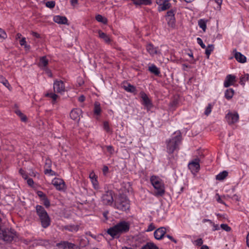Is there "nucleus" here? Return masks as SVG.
Masks as SVG:
<instances>
[{
    "instance_id": "nucleus-1",
    "label": "nucleus",
    "mask_w": 249,
    "mask_h": 249,
    "mask_svg": "<svg viewBox=\"0 0 249 249\" xmlns=\"http://www.w3.org/2000/svg\"><path fill=\"white\" fill-rule=\"evenodd\" d=\"M129 224L124 221H121L107 231V233L113 238H118L120 235L127 232L129 230Z\"/></svg>"
},
{
    "instance_id": "nucleus-2",
    "label": "nucleus",
    "mask_w": 249,
    "mask_h": 249,
    "mask_svg": "<svg viewBox=\"0 0 249 249\" xmlns=\"http://www.w3.org/2000/svg\"><path fill=\"white\" fill-rule=\"evenodd\" d=\"M36 210L42 227L47 228L51 224V218L47 212L42 206L39 205L36 206Z\"/></svg>"
},
{
    "instance_id": "nucleus-3",
    "label": "nucleus",
    "mask_w": 249,
    "mask_h": 249,
    "mask_svg": "<svg viewBox=\"0 0 249 249\" xmlns=\"http://www.w3.org/2000/svg\"><path fill=\"white\" fill-rule=\"evenodd\" d=\"M181 141V135L180 132L177 133V135L166 141V148L167 152L173 153L175 150L178 148V145Z\"/></svg>"
},
{
    "instance_id": "nucleus-4",
    "label": "nucleus",
    "mask_w": 249,
    "mask_h": 249,
    "mask_svg": "<svg viewBox=\"0 0 249 249\" xmlns=\"http://www.w3.org/2000/svg\"><path fill=\"white\" fill-rule=\"evenodd\" d=\"M150 181L154 188L156 190V195L162 196L165 193V190L164 184L161 179L158 177L152 176L150 178Z\"/></svg>"
},
{
    "instance_id": "nucleus-5",
    "label": "nucleus",
    "mask_w": 249,
    "mask_h": 249,
    "mask_svg": "<svg viewBox=\"0 0 249 249\" xmlns=\"http://www.w3.org/2000/svg\"><path fill=\"white\" fill-rule=\"evenodd\" d=\"M115 208L122 212L128 210L130 208L129 200L124 196H119L118 200L115 203Z\"/></svg>"
},
{
    "instance_id": "nucleus-6",
    "label": "nucleus",
    "mask_w": 249,
    "mask_h": 249,
    "mask_svg": "<svg viewBox=\"0 0 249 249\" xmlns=\"http://www.w3.org/2000/svg\"><path fill=\"white\" fill-rule=\"evenodd\" d=\"M15 236V234L13 231L8 229H2L0 227V239L4 241L11 242L13 240Z\"/></svg>"
},
{
    "instance_id": "nucleus-7",
    "label": "nucleus",
    "mask_w": 249,
    "mask_h": 249,
    "mask_svg": "<svg viewBox=\"0 0 249 249\" xmlns=\"http://www.w3.org/2000/svg\"><path fill=\"white\" fill-rule=\"evenodd\" d=\"M113 192L112 190H108L103 195L102 201L104 204L111 205L113 202Z\"/></svg>"
},
{
    "instance_id": "nucleus-8",
    "label": "nucleus",
    "mask_w": 249,
    "mask_h": 249,
    "mask_svg": "<svg viewBox=\"0 0 249 249\" xmlns=\"http://www.w3.org/2000/svg\"><path fill=\"white\" fill-rule=\"evenodd\" d=\"M65 86L61 80H55L53 83V90L55 92L62 93L65 91Z\"/></svg>"
},
{
    "instance_id": "nucleus-9",
    "label": "nucleus",
    "mask_w": 249,
    "mask_h": 249,
    "mask_svg": "<svg viewBox=\"0 0 249 249\" xmlns=\"http://www.w3.org/2000/svg\"><path fill=\"white\" fill-rule=\"evenodd\" d=\"M200 160L196 158L190 162L188 164L189 168L192 172H197L200 169Z\"/></svg>"
},
{
    "instance_id": "nucleus-10",
    "label": "nucleus",
    "mask_w": 249,
    "mask_h": 249,
    "mask_svg": "<svg viewBox=\"0 0 249 249\" xmlns=\"http://www.w3.org/2000/svg\"><path fill=\"white\" fill-rule=\"evenodd\" d=\"M226 118L228 124H231L238 121L239 119V115L237 112H229L226 115Z\"/></svg>"
},
{
    "instance_id": "nucleus-11",
    "label": "nucleus",
    "mask_w": 249,
    "mask_h": 249,
    "mask_svg": "<svg viewBox=\"0 0 249 249\" xmlns=\"http://www.w3.org/2000/svg\"><path fill=\"white\" fill-rule=\"evenodd\" d=\"M52 184L58 190H62L65 187V183L61 178H55L52 181Z\"/></svg>"
},
{
    "instance_id": "nucleus-12",
    "label": "nucleus",
    "mask_w": 249,
    "mask_h": 249,
    "mask_svg": "<svg viewBox=\"0 0 249 249\" xmlns=\"http://www.w3.org/2000/svg\"><path fill=\"white\" fill-rule=\"evenodd\" d=\"M166 232V230L164 227H160L154 231V237L156 239L160 240L162 239Z\"/></svg>"
},
{
    "instance_id": "nucleus-13",
    "label": "nucleus",
    "mask_w": 249,
    "mask_h": 249,
    "mask_svg": "<svg viewBox=\"0 0 249 249\" xmlns=\"http://www.w3.org/2000/svg\"><path fill=\"white\" fill-rule=\"evenodd\" d=\"M236 77L231 74L228 75L225 79L224 83V86L226 88H228L230 86L233 85L235 82Z\"/></svg>"
},
{
    "instance_id": "nucleus-14",
    "label": "nucleus",
    "mask_w": 249,
    "mask_h": 249,
    "mask_svg": "<svg viewBox=\"0 0 249 249\" xmlns=\"http://www.w3.org/2000/svg\"><path fill=\"white\" fill-rule=\"evenodd\" d=\"M146 50L151 55H154L157 54H161V53L158 51V47H154V46L151 43L147 45Z\"/></svg>"
},
{
    "instance_id": "nucleus-15",
    "label": "nucleus",
    "mask_w": 249,
    "mask_h": 249,
    "mask_svg": "<svg viewBox=\"0 0 249 249\" xmlns=\"http://www.w3.org/2000/svg\"><path fill=\"white\" fill-rule=\"evenodd\" d=\"M140 94L142 100L143 104L147 107H151L152 103L147 95L143 91H141Z\"/></svg>"
},
{
    "instance_id": "nucleus-16",
    "label": "nucleus",
    "mask_w": 249,
    "mask_h": 249,
    "mask_svg": "<svg viewBox=\"0 0 249 249\" xmlns=\"http://www.w3.org/2000/svg\"><path fill=\"white\" fill-rule=\"evenodd\" d=\"M81 113L82 110L80 109H73L70 113V117L73 120H79Z\"/></svg>"
},
{
    "instance_id": "nucleus-17",
    "label": "nucleus",
    "mask_w": 249,
    "mask_h": 249,
    "mask_svg": "<svg viewBox=\"0 0 249 249\" xmlns=\"http://www.w3.org/2000/svg\"><path fill=\"white\" fill-rule=\"evenodd\" d=\"M53 21L60 24H67L68 19L65 17L55 16L53 17Z\"/></svg>"
},
{
    "instance_id": "nucleus-18",
    "label": "nucleus",
    "mask_w": 249,
    "mask_h": 249,
    "mask_svg": "<svg viewBox=\"0 0 249 249\" xmlns=\"http://www.w3.org/2000/svg\"><path fill=\"white\" fill-rule=\"evenodd\" d=\"M99 36L103 39L105 42L107 44H109L111 42V39L110 37L106 34L103 33L101 30L98 31Z\"/></svg>"
},
{
    "instance_id": "nucleus-19",
    "label": "nucleus",
    "mask_w": 249,
    "mask_h": 249,
    "mask_svg": "<svg viewBox=\"0 0 249 249\" xmlns=\"http://www.w3.org/2000/svg\"><path fill=\"white\" fill-rule=\"evenodd\" d=\"M234 57L236 60L240 63H243L246 62V57L239 52H235Z\"/></svg>"
},
{
    "instance_id": "nucleus-20",
    "label": "nucleus",
    "mask_w": 249,
    "mask_h": 249,
    "mask_svg": "<svg viewBox=\"0 0 249 249\" xmlns=\"http://www.w3.org/2000/svg\"><path fill=\"white\" fill-rule=\"evenodd\" d=\"M171 6L170 3L168 0H165L162 4H159V11H162L168 9Z\"/></svg>"
},
{
    "instance_id": "nucleus-21",
    "label": "nucleus",
    "mask_w": 249,
    "mask_h": 249,
    "mask_svg": "<svg viewBox=\"0 0 249 249\" xmlns=\"http://www.w3.org/2000/svg\"><path fill=\"white\" fill-rule=\"evenodd\" d=\"M89 177L94 188H96V186H98V181L97 180V177L93 172H92L90 173Z\"/></svg>"
},
{
    "instance_id": "nucleus-22",
    "label": "nucleus",
    "mask_w": 249,
    "mask_h": 249,
    "mask_svg": "<svg viewBox=\"0 0 249 249\" xmlns=\"http://www.w3.org/2000/svg\"><path fill=\"white\" fill-rule=\"evenodd\" d=\"M133 3L136 5H149L152 3V1L151 0H134Z\"/></svg>"
},
{
    "instance_id": "nucleus-23",
    "label": "nucleus",
    "mask_w": 249,
    "mask_h": 249,
    "mask_svg": "<svg viewBox=\"0 0 249 249\" xmlns=\"http://www.w3.org/2000/svg\"><path fill=\"white\" fill-rule=\"evenodd\" d=\"M48 64V60L47 59L46 56H42L40 58L39 63L38 66L40 67H46Z\"/></svg>"
},
{
    "instance_id": "nucleus-24",
    "label": "nucleus",
    "mask_w": 249,
    "mask_h": 249,
    "mask_svg": "<svg viewBox=\"0 0 249 249\" xmlns=\"http://www.w3.org/2000/svg\"><path fill=\"white\" fill-rule=\"evenodd\" d=\"M228 175V172L226 171H223L216 176V179L218 180H222L225 179Z\"/></svg>"
},
{
    "instance_id": "nucleus-25",
    "label": "nucleus",
    "mask_w": 249,
    "mask_h": 249,
    "mask_svg": "<svg viewBox=\"0 0 249 249\" xmlns=\"http://www.w3.org/2000/svg\"><path fill=\"white\" fill-rule=\"evenodd\" d=\"M234 90L232 89H227L225 93V97L228 100L231 99L233 96Z\"/></svg>"
},
{
    "instance_id": "nucleus-26",
    "label": "nucleus",
    "mask_w": 249,
    "mask_h": 249,
    "mask_svg": "<svg viewBox=\"0 0 249 249\" xmlns=\"http://www.w3.org/2000/svg\"><path fill=\"white\" fill-rule=\"evenodd\" d=\"M124 88L126 91L131 93H134L136 91V88L130 84H127V85H124Z\"/></svg>"
},
{
    "instance_id": "nucleus-27",
    "label": "nucleus",
    "mask_w": 249,
    "mask_h": 249,
    "mask_svg": "<svg viewBox=\"0 0 249 249\" xmlns=\"http://www.w3.org/2000/svg\"><path fill=\"white\" fill-rule=\"evenodd\" d=\"M148 70L151 72L154 73L156 75H159L160 73V70L155 65H152L149 67Z\"/></svg>"
},
{
    "instance_id": "nucleus-28",
    "label": "nucleus",
    "mask_w": 249,
    "mask_h": 249,
    "mask_svg": "<svg viewBox=\"0 0 249 249\" xmlns=\"http://www.w3.org/2000/svg\"><path fill=\"white\" fill-rule=\"evenodd\" d=\"M101 112V108L100 104L96 102L94 105V113L97 115L100 114Z\"/></svg>"
},
{
    "instance_id": "nucleus-29",
    "label": "nucleus",
    "mask_w": 249,
    "mask_h": 249,
    "mask_svg": "<svg viewBox=\"0 0 249 249\" xmlns=\"http://www.w3.org/2000/svg\"><path fill=\"white\" fill-rule=\"evenodd\" d=\"M166 17L169 18V22H173L175 20L174 11L172 10L168 11L166 14Z\"/></svg>"
},
{
    "instance_id": "nucleus-30",
    "label": "nucleus",
    "mask_w": 249,
    "mask_h": 249,
    "mask_svg": "<svg viewBox=\"0 0 249 249\" xmlns=\"http://www.w3.org/2000/svg\"><path fill=\"white\" fill-rule=\"evenodd\" d=\"M198 24L200 28H201L204 32H205L206 29V20L203 19H200L198 21Z\"/></svg>"
},
{
    "instance_id": "nucleus-31",
    "label": "nucleus",
    "mask_w": 249,
    "mask_h": 249,
    "mask_svg": "<svg viewBox=\"0 0 249 249\" xmlns=\"http://www.w3.org/2000/svg\"><path fill=\"white\" fill-rule=\"evenodd\" d=\"M0 83L2 84L5 87L10 89V85L7 79L2 75H0Z\"/></svg>"
},
{
    "instance_id": "nucleus-32",
    "label": "nucleus",
    "mask_w": 249,
    "mask_h": 249,
    "mask_svg": "<svg viewBox=\"0 0 249 249\" xmlns=\"http://www.w3.org/2000/svg\"><path fill=\"white\" fill-rule=\"evenodd\" d=\"M65 229L71 232H76L79 230V226L78 225L67 226L65 227Z\"/></svg>"
},
{
    "instance_id": "nucleus-33",
    "label": "nucleus",
    "mask_w": 249,
    "mask_h": 249,
    "mask_svg": "<svg viewBox=\"0 0 249 249\" xmlns=\"http://www.w3.org/2000/svg\"><path fill=\"white\" fill-rule=\"evenodd\" d=\"M214 49V45L213 44L209 45L205 50V53L207 55V58H209V56L212 52L213 51Z\"/></svg>"
},
{
    "instance_id": "nucleus-34",
    "label": "nucleus",
    "mask_w": 249,
    "mask_h": 249,
    "mask_svg": "<svg viewBox=\"0 0 249 249\" xmlns=\"http://www.w3.org/2000/svg\"><path fill=\"white\" fill-rule=\"evenodd\" d=\"M95 18L97 21L98 22H102L104 24H107V20L106 18H104L102 15H98L96 16Z\"/></svg>"
},
{
    "instance_id": "nucleus-35",
    "label": "nucleus",
    "mask_w": 249,
    "mask_h": 249,
    "mask_svg": "<svg viewBox=\"0 0 249 249\" xmlns=\"http://www.w3.org/2000/svg\"><path fill=\"white\" fill-rule=\"evenodd\" d=\"M67 242L66 241L61 242L56 244V247L58 249H67Z\"/></svg>"
},
{
    "instance_id": "nucleus-36",
    "label": "nucleus",
    "mask_w": 249,
    "mask_h": 249,
    "mask_svg": "<svg viewBox=\"0 0 249 249\" xmlns=\"http://www.w3.org/2000/svg\"><path fill=\"white\" fill-rule=\"evenodd\" d=\"M15 113L20 118V119L23 122H25L27 120V118L19 110H15Z\"/></svg>"
},
{
    "instance_id": "nucleus-37",
    "label": "nucleus",
    "mask_w": 249,
    "mask_h": 249,
    "mask_svg": "<svg viewBox=\"0 0 249 249\" xmlns=\"http://www.w3.org/2000/svg\"><path fill=\"white\" fill-rule=\"evenodd\" d=\"M45 96L46 97H50V98H51L52 99H53V102H55L57 97H58V95H56L55 93H47L45 94Z\"/></svg>"
},
{
    "instance_id": "nucleus-38",
    "label": "nucleus",
    "mask_w": 249,
    "mask_h": 249,
    "mask_svg": "<svg viewBox=\"0 0 249 249\" xmlns=\"http://www.w3.org/2000/svg\"><path fill=\"white\" fill-rule=\"evenodd\" d=\"M141 249H158L153 244H147L142 247Z\"/></svg>"
},
{
    "instance_id": "nucleus-39",
    "label": "nucleus",
    "mask_w": 249,
    "mask_h": 249,
    "mask_svg": "<svg viewBox=\"0 0 249 249\" xmlns=\"http://www.w3.org/2000/svg\"><path fill=\"white\" fill-rule=\"evenodd\" d=\"M249 79V74H247L245 75L244 76H243L240 78V83L241 85H244L245 82L247 81H248Z\"/></svg>"
},
{
    "instance_id": "nucleus-40",
    "label": "nucleus",
    "mask_w": 249,
    "mask_h": 249,
    "mask_svg": "<svg viewBox=\"0 0 249 249\" xmlns=\"http://www.w3.org/2000/svg\"><path fill=\"white\" fill-rule=\"evenodd\" d=\"M67 249H79V248L74 244L67 242Z\"/></svg>"
},
{
    "instance_id": "nucleus-41",
    "label": "nucleus",
    "mask_w": 249,
    "mask_h": 249,
    "mask_svg": "<svg viewBox=\"0 0 249 249\" xmlns=\"http://www.w3.org/2000/svg\"><path fill=\"white\" fill-rule=\"evenodd\" d=\"M45 174H49L51 176H55V173L50 168H46L44 170Z\"/></svg>"
},
{
    "instance_id": "nucleus-42",
    "label": "nucleus",
    "mask_w": 249,
    "mask_h": 249,
    "mask_svg": "<svg viewBox=\"0 0 249 249\" xmlns=\"http://www.w3.org/2000/svg\"><path fill=\"white\" fill-rule=\"evenodd\" d=\"M212 106L211 104H209L208 107H206L205 111V114L207 116L210 114L212 111Z\"/></svg>"
},
{
    "instance_id": "nucleus-43",
    "label": "nucleus",
    "mask_w": 249,
    "mask_h": 249,
    "mask_svg": "<svg viewBox=\"0 0 249 249\" xmlns=\"http://www.w3.org/2000/svg\"><path fill=\"white\" fill-rule=\"evenodd\" d=\"M220 226L223 230L226 231H230L231 230V227H230L227 224H222Z\"/></svg>"
},
{
    "instance_id": "nucleus-44",
    "label": "nucleus",
    "mask_w": 249,
    "mask_h": 249,
    "mask_svg": "<svg viewBox=\"0 0 249 249\" xmlns=\"http://www.w3.org/2000/svg\"><path fill=\"white\" fill-rule=\"evenodd\" d=\"M46 6L47 7L53 8L55 6V2L53 1H49L46 3Z\"/></svg>"
},
{
    "instance_id": "nucleus-45",
    "label": "nucleus",
    "mask_w": 249,
    "mask_h": 249,
    "mask_svg": "<svg viewBox=\"0 0 249 249\" xmlns=\"http://www.w3.org/2000/svg\"><path fill=\"white\" fill-rule=\"evenodd\" d=\"M42 200H43V204L46 208H48L50 206V202L47 197L43 198Z\"/></svg>"
},
{
    "instance_id": "nucleus-46",
    "label": "nucleus",
    "mask_w": 249,
    "mask_h": 249,
    "mask_svg": "<svg viewBox=\"0 0 249 249\" xmlns=\"http://www.w3.org/2000/svg\"><path fill=\"white\" fill-rule=\"evenodd\" d=\"M104 128L107 132L110 131L109 124L107 122H105L104 123Z\"/></svg>"
},
{
    "instance_id": "nucleus-47",
    "label": "nucleus",
    "mask_w": 249,
    "mask_h": 249,
    "mask_svg": "<svg viewBox=\"0 0 249 249\" xmlns=\"http://www.w3.org/2000/svg\"><path fill=\"white\" fill-rule=\"evenodd\" d=\"M7 35L5 32L2 29L0 28V38L5 39Z\"/></svg>"
},
{
    "instance_id": "nucleus-48",
    "label": "nucleus",
    "mask_w": 249,
    "mask_h": 249,
    "mask_svg": "<svg viewBox=\"0 0 249 249\" xmlns=\"http://www.w3.org/2000/svg\"><path fill=\"white\" fill-rule=\"evenodd\" d=\"M19 172L23 178H24L25 179H27L28 178V175L26 174L25 171H24L22 169H20Z\"/></svg>"
},
{
    "instance_id": "nucleus-49",
    "label": "nucleus",
    "mask_w": 249,
    "mask_h": 249,
    "mask_svg": "<svg viewBox=\"0 0 249 249\" xmlns=\"http://www.w3.org/2000/svg\"><path fill=\"white\" fill-rule=\"evenodd\" d=\"M197 41L198 44H199L203 49L206 48L205 45L203 43L202 40L200 37L197 38Z\"/></svg>"
},
{
    "instance_id": "nucleus-50",
    "label": "nucleus",
    "mask_w": 249,
    "mask_h": 249,
    "mask_svg": "<svg viewBox=\"0 0 249 249\" xmlns=\"http://www.w3.org/2000/svg\"><path fill=\"white\" fill-rule=\"evenodd\" d=\"M103 173L104 176H106L108 174L109 169L107 166L104 165L103 168Z\"/></svg>"
},
{
    "instance_id": "nucleus-51",
    "label": "nucleus",
    "mask_w": 249,
    "mask_h": 249,
    "mask_svg": "<svg viewBox=\"0 0 249 249\" xmlns=\"http://www.w3.org/2000/svg\"><path fill=\"white\" fill-rule=\"evenodd\" d=\"M52 164L51 161L50 160H46L45 165V168H49L51 167Z\"/></svg>"
},
{
    "instance_id": "nucleus-52",
    "label": "nucleus",
    "mask_w": 249,
    "mask_h": 249,
    "mask_svg": "<svg viewBox=\"0 0 249 249\" xmlns=\"http://www.w3.org/2000/svg\"><path fill=\"white\" fill-rule=\"evenodd\" d=\"M107 151L108 152H109L111 154H112L114 152V148L111 145L107 146Z\"/></svg>"
},
{
    "instance_id": "nucleus-53",
    "label": "nucleus",
    "mask_w": 249,
    "mask_h": 249,
    "mask_svg": "<svg viewBox=\"0 0 249 249\" xmlns=\"http://www.w3.org/2000/svg\"><path fill=\"white\" fill-rule=\"evenodd\" d=\"M37 193V195L40 198H41L42 199H43V198H45L46 197V195L41 191H38Z\"/></svg>"
},
{
    "instance_id": "nucleus-54",
    "label": "nucleus",
    "mask_w": 249,
    "mask_h": 249,
    "mask_svg": "<svg viewBox=\"0 0 249 249\" xmlns=\"http://www.w3.org/2000/svg\"><path fill=\"white\" fill-rule=\"evenodd\" d=\"M196 245L197 246H201L203 244V240L201 238H199L195 241Z\"/></svg>"
},
{
    "instance_id": "nucleus-55",
    "label": "nucleus",
    "mask_w": 249,
    "mask_h": 249,
    "mask_svg": "<svg viewBox=\"0 0 249 249\" xmlns=\"http://www.w3.org/2000/svg\"><path fill=\"white\" fill-rule=\"evenodd\" d=\"M27 184L30 186H33V185H34V181L33 180V179L31 178H27Z\"/></svg>"
},
{
    "instance_id": "nucleus-56",
    "label": "nucleus",
    "mask_w": 249,
    "mask_h": 249,
    "mask_svg": "<svg viewBox=\"0 0 249 249\" xmlns=\"http://www.w3.org/2000/svg\"><path fill=\"white\" fill-rule=\"evenodd\" d=\"M155 229V227L154 225L152 223H151L149 225L148 229L147 230V231H150L154 230Z\"/></svg>"
},
{
    "instance_id": "nucleus-57",
    "label": "nucleus",
    "mask_w": 249,
    "mask_h": 249,
    "mask_svg": "<svg viewBox=\"0 0 249 249\" xmlns=\"http://www.w3.org/2000/svg\"><path fill=\"white\" fill-rule=\"evenodd\" d=\"M19 44L21 46H23L24 45H26V41L25 37H23L20 41Z\"/></svg>"
},
{
    "instance_id": "nucleus-58",
    "label": "nucleus",
    "mask_w": 249,
    "mask_h": 249,
    "mask_svg": "<svg viewBox=\"0 0 249 249\" xmlns=\"http://www.w3.org/2000/svg\"><path fill=\"white\" fill-rule=\"evenodd\" d=\"M215 2L217 4V8H220L222 0H214Z\"/></svg>"
},
{
    "instance_id": "nucleus-59",
    "label": "nucleus",
    "mask_w": 249,
    "mask_h": 249,
    "mask_svg": "<svg viewBox=\"0 0 249 249\" xmlns=\"http://www.w3.org/2000/svg\"><path fill=\"white\" fill-rule=\"evenodd\" d=\"M45 71H46V73L48 74V75L49 76H50L51 77H52L53 76V74H52L51 70H50L48 69H46Z\"/></svg>"
},
{
    "instance_id": "nucleus-60",
    "label": "nucleus",
    "mask_w": 249,
    "mask_h": 249,
    "mask_svg": "<svg viewBox=\"0 0 249 249\" xmlns=\"http://www.w3.org/2000/svg\"><path fill=\"white\" fill-rule=\"evenodd\" d=\"M85 100V97L82 95L78 98V101L80 102H83Z\"/></svg>"
},
{
    "instance_id": "nucleus-61",
    "label": "nucleus",
    "mask_w": 249,
    "mask_h": 249,
    "mask_svg": "<svg viewBox=\"0 0 249 249\" xmlns=\"http://www.w3.org/2000/svg\"><path fill=\"white\" fill-rule=\"evenodd\" d=\"M168 238H169V239H170L171 241H172L173 242H174V243H176L177 242V240L176 239H175L172 236L170 235H167L166 236Z\"/></svg>"
},
{
    "instance_id": "nucleus-62",
    "label": "nucleus",
    "mask_w": 249,
    "mask_h": 249,
    "mask_svg": "<svg viewBox=\"0 0 249 249\" xmlns=\"http://www.w3.org/2000/svg\"><path fill=\"white\" fill-rule=\"evenodd\" d=\"M32 35L36 37V38H40V35L38 34L36 32H32Z\"/></svg>"
},
{
    "instance_id": "nucleus-63",
    "label": "nucleus",
    "mask_w": 249,
    "mask_h": 249,
    "mask_svg": "<svg viewBox=\"0 0 249 249\" xmlns=\"http://www.w3.org/2000/svg\"><path fill=\"white\" fill-rule=\"evenodd\" d=\"M217 196H218V198H217V201L218 202L220 203H222V204H225V203L224 202V201L221 199V198H220V196L217 194Z\"/></svg>"
},
{
    "instance_id": "nucleus-64",
    "label": "nucleus",
    "mask_w": 249,
    "mask_h": 249,
    "mask_svg": "<svg viewBox=\"0 0 249 249\" xmlns=\"http://www.w3.org/2000/svg\"><path fill=\"white\" fill-rule=\"evenodd\" d=\"M71 2L72 5H74L78 2V0H71Z\"/></svg>"
}]
</instances>
